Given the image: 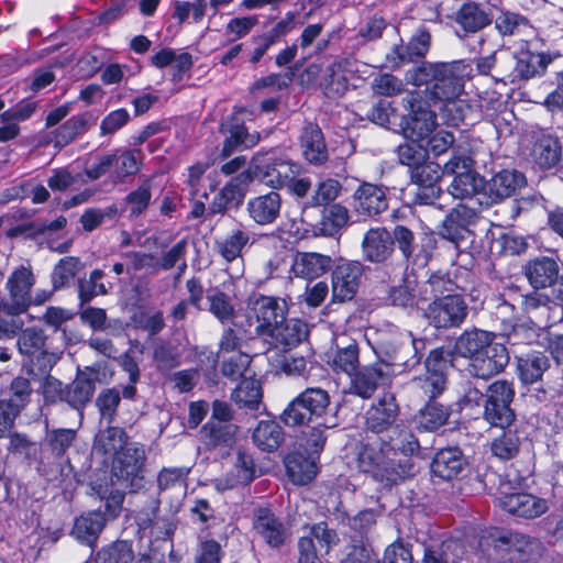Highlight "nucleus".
I'll return each instance as SVG.
<instances>
[{"label":"nucleus","instance_id":"nucleus-48","mask_svg":"<svg viewBox=\"0 0 563 563\" xmlns=\"http://www.w3.org/2000/svg\"><path fill=\"white\" fill-rule=\"evenodd\" d=\"M431 36L428 31L419 30L406 46L396 48L400 63H411L423 58L429 51Z\"/></svg>","mask_w":563,"mask_h":563},{"label":"nucleus","instance_id":"nucleus-51","mask_svg":"<svg viewBox=\"0 0 563 563\" xmlns=\"http://www.w3.org/2000/svg\"><path fill=\"white\" fill-rule=\"evenodd\" d=\"M352 65L349 60H335L324 71L322 87L328 96L341 95L346 89L347 77L343 67Z\"/></svg>","mask_w":563,"mask_h":563},{"label":"nucleus","instance_id":"nucleus-46","mask_svg":"<svg viewBox=\"0 0 563 563\" xmlns=\"http://www.w3.org/2000/svg\"><path fill=\"white\" fill-rule=\"evenodd\" d=\"M308 334L307 324L299 319H289L282 321L278 324V329L274 331V334L271 335V339L276 342L292 346L300 343L303 339H306Z\"/></svg>","mask_w":563,"mask_h":563},{"label":"nucleus","instance_id":"nucleus-55","mask_svg":"<svg viewBox=\"0 0 563 563\" xmlns=\"http://www.w3.org/2000/svg\"><path fill=\"white\" fill-rule=\"evenodd\" d=\"M454 290V283L450 280L445 275L437 273L432 274L427 282L420 288V297L423 301L429 300L434 296L435 298L445 296Z\"/></svg>","mask_w":563,"mask_h":563},{"label":"nucleus","instance_id":"nucleus-36","mask_svg":"<svg viewBox=\"0 0 563 563\" xmlns=\"http://www.w3.org/2000/svg\"><path fill=\"white\" fill-rule=\"evenodd\" d=\"M302 154L312 164H321L328 158L321 129L309 123L305 126L300 137Z\"/></svg>","mask_w":563,"mask_h":563},{"label":"nucleus","instance_id":"nucleus-41","mask_svg":"<svg viewBox=\"0 0 563 563\" xmlns=\"http://www.w3.org/2000/svg\"><path fill=\"white\" fill-rule=\"evenodd\" d=\"M128 445L125 431L118 427H109L99 431L95 439V450L107 456H114Z\"/></svg>","mask_w":563,"mask_h":563},{"label":"nucleus","instance_id":"nucleus-10","mask_svg":"<svg viewBox=\"0 0 563 563\" xmlns=\"http://www.w3.org/2000/svg\"><path fill=\"white\" fill-rule=\"evenodd\" d=\"M35 277L30 267L16 268L7 282L8 298H3L2 309L10 312H25L31 305L30 291Z\"/></svg>","mask_w":563,"mask_h":563},{"label":"nucleus","instance_id":"nucleus-42","mask_svg":"<svg viewBox=\"0 0 563 563\" xmlns=\"http://www.w3.org/2000/svg\"><path fill=\"white\" fill-rule=\"evenodd\" d=\"M350 216L346 207L334 203L324 209L317 230L323 236H334L349 222Z\"/></svg>","mask_w":563,"mask_h":563},{"label":"nucleus","instance_id":"nucleus-31","mask_svg":"<svg viewBox=\"0 0 563 563\" xmlns=\"http://www.w3.org/2000/svg\"><path fill=\"white\" fill-rule=\"evenodd\" d=\"M106 526L100 511H90L75 519L71 536L79 542L92 547Z\"/></svg>","mask_w":563,"mask_h":563},{"label":"nucleus","instance_id":"nucleus-40","mask_svg":"<svg viewBox=\"0 0 563 563\" xmlns=\"http://www.w3.org/2000/svg\"><path fill=\"white\" fill-rule=\"evenodd\" d=\"M549 366V358L542 352H531L518 358L519 376L526 384L539 380Z\"/></svg>","mask_w":563,"mask_h":563},{"label":"nucleus","instance_id":"nucleus-30","mask_svg":"<svg viewBox=\"0 0 563 563\" xmlns=\"http://www.w3.org/2000/svg\"><path fill=\"white\" fill-rule=\"evenodd\" d=\"M437 126L434 111L419 104L415 109L411 104V113L404 128L405 135L412 141L423 142Z\"/></svg>","mask_w":563,"mask_h":563},{"label":"nucleus","instance_id":"nucleus-63","mask_svg":"<svg viewBox=\"0 0 563 563\" xmlns=\"http://www.w3.org/2000/svg\"><path fill=\"white\" fill-rule=\"evenodd\" d=\"M398 156L402 165L416 168L426 159L423 142L410 140V142L399 145Z\"/></svg>","mask_w":563,"mask_h":563},{"label":"nucleus","instance_id":"nucleus-33","mask_svg":"<svg viewBox=\"0 0 563 563\" xmlns=\"http://www.w3.org/2000/svg\"><path fill=\"white\" fill-rule=\"evenodd\" d=\"M254 529L272 547H278L285 541L284 525L275 515L265 508L255 514Z\"/></svg>","mask_w":563,"mask_h":563},{"label":"nucleus","instance_id":"nucleus-18","mask_svg":"<svg viewBox=\"0 0 563 563\" xmlns=\"http://www.w3.org/2000/svg\"><path fill=\"white\" fill-rule=\"evenodd\" d=\"M500 507L518 517L537 518L549 509L547 499L526 493L509 494L499 498Z\"/></svg>","mask_w":563,"mask_h":563},{"label":"nucleus","instance_id":"nucleus-26","mask_svg":"<svg viewBox=\"0 0 563 563\" xmlns=\"http://www.w3.org/2000/svg\"><path fill=\"white\" fill-rule=\"evenodd\" d=\"M324 361L333 372L352 376L360 365L358 346L355 341L336 343L334 350L325 353Z\"/></svg>","mask_w":563,"mask_h":563},{"label":"nucleus","instance_id":"nucleus-2","mask_svg":"<svg viewBox=\"0 0 563 563\" xmlns=\"http://www.w3.org/2000/svg\"><path fill=\"white\" fill-rule=\"evenodd\" d=\"M454 353L467 358L468 373L482 379L500 373L509 362L506 346L495 342L494 333L483 330L461 334L455 341Z\"/></svg>","mask_w":563,"mask_h":563},{"label":"nucleus","instance_id":"nucleus-19","mask_svg":"<svg viewBox=\"0 0 563 563\" xmlns=\"http://www.w3.org/2000/svg\"><path fill=\"white\" fill-rule=\"evenodd\" d=\"M145 452L136 444H128L113 456L112 473L124 484L132 483L142 470Z\"/></svg>","mask_w":563,"mask_h":563},{"label":"nucleus","instance_id":"nucleus-11","mask_svg":"<svg viewBox=\"0 0 563 563\" xmlns=\"http://www.w3.org/2000/svg\"><path fill=\"white\" fill-rule=\"evenodd\" d=\"M521 310L536 329H544L555 322L563 308L553 303L543 291L534 289L521 296Z\"/></svg>","mask_w":563,"mask_h":563},{"label":"nucleus","instance_id":"nucleus-38","mask_svg":"<svg viewBox=\"0 0 563 563\" xmlns=\"http://www.w3.org/2000/svg\"><path fill=\"white\" fill-rule=\"evenodd\" d=\"M548 65L544 55L532 52H521L516 57V63L512 73L509 75V80L516 79H530L534 76L542 74Z\"/></svg>","mask_w":563,"mask_h":563},{"label":"nucleus","instance_id":"nucleus-44","mask_svg":"<svg viewBox=\"0 0 563 563\" xmlns=\"http://www.w3.org/2000/svg\"><path fill=\"white\" fill-rule=\"evenodd\" d=\"M449 410L441 404L430 401L415 416L418 429L434 431L442 427L449 419Z\"/></svg>","mask_w":563,"mask_h":563},{"label":"nucleus","instance_id":"nucleus-28","mask_svg":"<svg viewBox=\"0 0 563 563\" xmlns=\"http://www.w3.org/2000/svg\"><path fill=\"white\" fill-rule=\"evenodd\" d=\"M523 273L534 289L552 286L559 276V265L551 257H538L523 267Z\"/></svg>","mask_w":563,"mask_h":563},{"label":"nucleus","instance_id":"nucleus-53","mask_svg":"<svg viewBox=\"0 0 563 563\" xmlns=\"http://www.w3.org/2000/svg\"><path fill=\"white\" fill-rule=\"evenodd\" d=\"M134 552L129 541H117L102 548L96 555V563H132Z\"/></svg>","mask_w":563,"mask_h":563},{"label":"nucleus","instance_id":"nucleus-58","mask_svg":"<svg viewBox=\"0 0 563 563\" xmlns=\"http://www.w3.org/2000/svg\"><path fill=\"white\" fill-rule=\"evenodd\" d=\"M297 398L307 406L316 419L320 418L329 406V395L321 388H307Z\"/></svg>","mask_w":563,"mask_h":563},{"label":"nucleus","instance_id":"nucleus-45","mask_svg":"<svg viewBox=\"0 0 563 563\" xmlns=\"http://www.w3.org/2000/svg\"><path fill=\"white\" fill-rule=\"evenodd\" d=\"M253 441L263 451L276 450L283 441V431L275 421L263 420L258 422L253 432Z\"/></svg>","mask_w":563,"mask_h":563},{"label":"nucleus","instance_id":"nucleus-61","mask_svg":"<svg viewBox=\"0 0 563 563\" xmlns=\"http://www.w3.org/2000/svg\"><path fill=\"white\" fill-rule=\"evenodd\" d=\"M190 472L188 467H168L163 468L158 474V487L161 490H167L172 488H180L185 492L186 479Z\"/></svg>","mask_w":563,"mask_h":563},{"label":"nucleus","instance_id":"nucleus-50","mask_svg":"<svg viewBox=\"0 0 563 563\" xmlns=\"http://www.w3.org/2000/svg\"><path fill=\"white\" fill-rule=\"evenodd\" d=\"M443 173L446 172L442 169L439 164L433 162H422L420 165L412 169L411 179L421 188L430 190L432 196H435L439 192V189L435 187V185L441 179Z\"/></svg>","mask_w":563,"mask_h":563},{"label":"nucleus","instance_id":"nucleus-25","mask_svg":"<svg viewBox=\"0 0 563 563\" xmlns=\"http://www.w3.org/2000/svg\"><path fill=\"white\" fill-rule=\"evenodd\" d=\"M332 266V258L316 252L297 253L291 271L296 277L314 279L324 275Z\"/></svg>","mask_w":563,"mask_h":563},{"label":"nucleus","instance_id":"nucleus-20","mask_svg":"<svg viewBox=\"0 0 563 563\" xmlns=\"http://www.w3.org/2000/svg\"><path fill=\"white\" fill-rule=\"evenodd\" d=\"M354 210L362 216H376L388 207L386 191L384 188L363 183L353 194Z\"/></svg>","mask_w":563,"mask_h":563},{"label":"nucleus","instance_id":"nucleus-59","mask_svg":"<svg viewBox=\"0 0 563 563\" xmlns=\"http://www.w3.org/2000/svg\"><path fill=\"white\" fill-rule=\"evenodd\" d=\"M310 410L297 397L286 407L282 413V420L286 426L297 427L310 423L314 420Z\"/></svg>","mask_w":563,"mask_h":563},{"label":"nucleus","instance_id":"nucleus-16","mask_svg":"<svg viewBox=\"0 0 563 563\" xmlns=\"http://www.w3.org/2000/svg\"><path fill=\"white\" fill-rule=\"evenodd\" d=\"M254 180L253 169H246L232 178L213 198L210 209L221 213L229 207H239L245 197L247 186Z\"/></svg>","mask_w":563,"mask_h":563},{"label":"nucleus","instance_id":"nucleus-56","mask_svg":"<svg viewBox=\"0 0 563 563\" xmlns=\"http://www.w3.org/2000/svg\"><path fill=\"white\" fill-rule=\"evenodd\" d=\"M393 305L400 307L418 306L421 297L420 290L417 292V283L415 279L407 278L402 285L395 287L390 292Z\"/></svg>","mask_w":563,"mask_h":563},{"label":"nucleus","instance_id":"nucleus-1","mask_svg":"<svg viewBox=\"0 0 563 563\" xmlns=\"http://www.w3.org/2000/svg\"><path fill=\"white\" fill-rule=\"evenodd\" d=\"M419 450V442L408 430L394 431L388 443L366 444L358 453L360 471L386 485L395 484L416 472L412 455Z\"/></svg>","mask_w":563,"mask_h":563},{"label":"nucleus","instance_id":"nucleus-32","mask_svg":"<svg viewBox=\"0 0 563 563\" xmlns=\"http://www.w3.org/2000/svg\"><path fill=\"white\" fill-rule=\"evenodd\" d=\"M526 185V177L517 170L505 169L497 173L488 183L487 190L494 201L508 198Z\"/></svg>","mask_w":563,"mask_h":563},{"label":"nucleus","instance_id":"nucleus-8","mask_svg":"<svg viewBox=\"0 0 563 563\" xmlns=\"http://www.w3.org/2000/svg\"><path fill=\"white\" fill-rule=\"evenodd\" d=\"M424 314L435 328L459 327L467 316V305L459 295L448 294L435 298Z\"/></svg>","mask_w":563,"mask_h":563},{"label":"nucleus","instance_id":"nucleus-57","mask_svg":"<svg viewBox=\"0 0 563 563\" xmlns=\"http://www.w3.org/2000/svg\"><path fill=\"white\" fill-rule=\"evenodd\" d=\"M113 161V173L117 177H125L134 175L140 169L141 153L137 151H123L112 154Z\"/></svg>","mask_w":563,"mask_h":563},{"label":"nucleus","instance_id":"nucleus-34","mask_svg":"<svg viewBox=\"0 0 563 563\" xmlns=\"http://www.w3.org/2000/svg\"><path fill=\"white\" fill-rule=\"evenodd\" d=\"M285 465L289 478L297 485L308 484L318 473L316 459L312 455L306 456L299 452L289 454L286 457Z\"/></svg>","mask_w":563,"mask_h":563},{"label":"nucleus","instance_id":"nucleus-39","mask_svg":"<svg viewBox=\"0 0 563 563\" xmlns=\"http://www.w3.org/2000/svg\"><path fill=\"white\" fill-rule=\"evenodd\" d=\"M532 155L538 165L543 168H551L561 159V145L556 137L542 134L534 143Z\"/></svg>","mask_w":563,"mask_h":563},{"label":"nucleus","instance_id":"nucleus-27","mask_svg":"<svg viewBox=\"0 0 563 563\" xmlns=\"http://www.w3.org/2000/svg\"><path fill=\"white\" fill-rule=\"evenodd\" d=\"M476 220V210L471 205H459L445 217L441 234L443 238L457 242L463 239L466 228Z\"/></svg>","mask_w":563,"mask_h":563},{"label":"nucleus","instance_id":"nucleus-17","mask_svg":"<svg viewBox=\"0 0 563 563\" xmlns=\"http://www.w3.org/2000/svg\"><path fill=\"white\" fill-rule=\"evenodd\" d=\"M313 540H317L320 550L324 549L325 552L338 542V536L333 530H330L325 523H317L310 529L309 537L300 538L298 542L299 549V563H321L314 547Z\"/></svg>","mask_w":563,"mask_h":563},{"label":"nucleus","instance_id":"nucleus-49","mask_svg":"<svg viewBox=\"0 0 563 563\" xmlns=\"http://www.w3.org/2000/svg\"><path fill=\"white\" fill-rule=\"evenodd\" d=\"M260 382L253 378H244L232 393V400L240 408L255 409L262 399Z\"/></svg>","mask_w":563,"mask_h":563},{"label":"nucleus","instance_id":"nucleus-54","mask_svg":"<svg viewBox=\"0 0 563 563\" xmlns=\"http://www.w3.org/2000/svg\"><path fill=\"white\" fill-rule=\"evenodd\" d=\"M188 251V241L181 239L174 244L169 250L164 252L158 258L161 269L168 271L177 267L179 274H183L187 268L186 254Z\"/></svg>","mask_w":563,"mask_h":563},{"label":"nucleus","instance_id":"nucleus-6","mask_svg":"<svg viewBox=\"0 0 563 563\" xmlns=\"http://www.w3.org/2000/svg\"><path fill=\"white\" fill-rule=\"evenodd\" d=\"M514 396V388L507 380H496L488 387L484 418L490 426L505 429L512 423L515 413L510 404Z\"/></svg>","mask_w":563,"mask_h":563},{"label":"nucleus","instance_id":"nucleus-62","mask_svg":"<svg viewBox=\"0 0 563 563\" xmlns=\"http://www.w3.org/2000/svg\"><path fill=\"white\" fill-rule=\"evenodd\" d=\"M518 449L519 440L512 432H504L499 438L494 439L490 444L492 453L500 460L512 459Z\"/></svg>","mask_w":563,"mask_h":563},{"label":"nucleus","instance_id":"nucleus-3","mask_svg":"<svg viewBox=\"0 0 563 563\" xmlns=\"http://www.w3.org/2000/svg\"><path fill=\"white\" fill-rule=\"evenodd\" d=\"M471 68L462 60L453 63H423L406 73V80L413 86L427 85V90L434 106L460 97L464 79Z\"/></svg>","mask_w":563,"mask_h":563},{"label":"nucleus","instance_id":"nucleus-14","mask_svg":"<svg viewBox=\"0 0 563 563\" xmlns=\"http://www.w3.org/2000/svg\"><path fill=\"white\" fill-rule=\"evenodd\" d=\"M390 374V365L384 362L364 366L350 376V393L363 399H368L376 391L379 382L388 378Z\"/></svg>","mask_w":563,"mask_h":563},{"label":"nucleus","instance_id":"nucleus-47","mask_svg":"<svg viewBox=\"0 0 563 563\" xmlns=\"http://www.w3.org/2000/svg\"><path fill=\"white\" fill-rule=\"evenodd\" d=\"M342 185L333 178L319 180L312 189L311 195L305 202L307 207H322L332 203L340 195Z\"/></svg>","mask_w":563,"mask_h":563},{"label":"nucleus","instance_id":"nucleus-21","mask_svg":"<svg viewBox=\"0 0 563 563\" xmlns=\"http://www.w3.org/2000/svg\"><path fill=\"white\" fill-rule=\"evenodd\" d=\"M255 478L254 461L250 454L239 451L232 470L222 477L214 479V487L219 492L246 485Z\"/></svg>","mask_w":563,"mask_h":563},{"label":"nucleus","instance_id":"nucleus-35","mask_svg":"<svg viewBox=\"0 0 563 563\" xmlns=\"http://www.w3.org/2000/svg\"><path fill=\"white\" fill-rule=\"evenodd\" d=\"M464 460L462 453L456 448L440 450L431 464L432 473L442 479L450 481L457 476L462 471Z\"/></svg>","mask_w":563,"mask_h":563},{"label":"nucleus","instance_id":"nucleus-13","mask_svg":"<svg viewBox=\"0 0 563 563\" xmlns=\"http://www.w3.org/2000/svg\"><path fill=\"white\" fill-rule=\"evenodd\" d=\"M362 265L358 262H345L338 265L332 273V299L336 302H345L354 298L360 278Z\"/></svg>","mask_w":563,"mask_h":563},{"label":"nucleus","instance_id":"nucleus-9","mask_svg":"<svg viewBox=\"0 0 563 563\" xmlns=\"http://www.w3.org/2000/svg\"><path fill=\"white\" fill-rule=\"evenodd\" d=\"M247 169H253L254 179L273 187H286L299 166L288 161L266 156H257Z\"/></svg>","mask_w":563,"mask_h":563},{"label":"nucleus","instance_id":"nucleus-15","mask_svg":"<svg viewBox=\"0 0 563 563\" xmlns=\"http://www.w3.org/2000/svg\"><path fill=\"white\" fill-rule=\"evenodd\" d=\"M495 541V547L506 551L514 563H525L538 555L541 550L537 539L517 532L500 533Z\"/></svg>","mask_w":563,"mask_h":563},{"label":"nucleus","instance_id":"nucleus-22","mask_svg":"<svg viewBox=\"0 0 563 563\" xmlns=\"http://www.w3.org/2000/svg\"><path fill=\"white\" fill-rule=\"evenodd\" d=\"M394 251L391 234L383 229L375 228L366 232L362 241L363 257L372 263L386 261Z\"/></svg>","mask_w":563,"mask_h":563},{"label":"nucleus","instance_id":"nucleus-37","mask_svg":"<svg viewBox=\"0 0 563 563\" xmlns=\"http://www.w3.org/2000/svg\"><path fill=\"white\" fill-rule=\"evenodd\" d=\"M250 240L249 231L233 229L223 238L217 240L216 249L227 262H232L242 257L244 249L250 244Z\"/></svg>","mask_w":563,"mask_h":563},{"label":"nucleus","instance_id":"nucleus-4","mask_svg":"<svg viewBox=\"0 0 563 563\" xmlns=\"http://www.w3.org/2000/svg\"><path fill=\"white\" fill-rule=\"evenodd\" d=\"M287 312L285 300L253 295L247 300L246 322L249 331L260 336L271 338Z\"/></svg>","mask_w":563,"mask_h":563},{"label":"nucleus","instance_id":"nucleus-43","mask_svg":"<svg viewBox=\"0 0 563 563\" xmlns=\"http://www.w3.org/2000/svg\"><path fill=\"white\" fill-rule=\"evenodd\" d=\"M489 15L475 3H466L455 14V22L465 33H475L490 23Z\"/></svg>","mask_w":563,"mask_h":563},{"label":"nucleus","instance_id":"nucleus-23","mask_svg":"<svg viewBox=\"0 0 563 563\" xmlns=\"http://www.w3.org/2000/svg\"><path fill=\"white\" fill-rule=\"evenodd\" d=\"M280 209L282 197L276 191L257 196L247 202L250 218L261 225L273 223L279 217Z\"/></svg>","mask_w":563,"mask_h":563},{"label":"nucleus","instance_id":"nucleus-12","mask_svg":"<svg viewBox=\"0 0 563 563\" xmlns=\"http://www.w3.org/2000/svg\"><path fill=\"white\" fill-rule=\"evenodd\" d=\"M450 353L443 349H437L430 352L426 360L427 374L424 378L415 380L423 394L429 398H434L442 393L445 387V369Z\"/></svg>","mask_w":563,"mask_h":563},{"label":"nucleus","instance_id":"nucleus-60","mask_svg":"<svg viewBox=\"0 0 563 563\" xmlns=\"http://www.w3.org/2000/svg\"><path fill=\"white\" fill-rule=\"evenodd\" d=\"M85 128L86 119L84 117H71L54 132L55 144L57 146L69 144L85 131Z\"/></svg>","mask_w":563,"mask_h":563},{"label":"nucleus","instance_id":"nucleus-24","mask_svg":"<svg viewBox=\"0 0 563 563\" xmlns=\"http://www.w3.org/2000/svg\"><path fill=\"white\" fill-rule=\"evenodd\" d=\"M398 405L391 394L383 395L366 412V424L374 432L388 429L396 420Z\"/></svg>","mask_w":563,"mask_h":563},{"label":"nucleus","instance_id":"nucleus-64","mask_svg":"<svg viewBox=\"0 0 563 563\" xmlns=\"http://www.w3.org/2000/svg\"><path fill=\"white\" fill-rule=\"evenodd\" d=\"M151 198L152 194L148 183H144L137 189L131 191L125 198L131 216H140L147 208Z\"/></svg>","mask_w":563,"mask_h":563},{"label":"nucleus","instance_id":"nucleus-52","mask_svg":"<svg viewBox=\"0 0 563 563\" xmlns=\"http://www.w3.org/2000/svg\"><path fill=\"white\" fill-rule=\"evenodd\" d=\"M236 432V427L232 423H220L209 421L201 429L203 441L208 445L229 444L233 441Z\"/></svg>","mask_w":563,"mask_h":563},{"label":"nucleus","instance_id":"nucleus-29","mask_svg":"<svg viewBox=\"0 0 563 563\" xmlns=\"http://www.w3.org/2000/svg\"><path fill=\"white\" fill-rule=\"evenodd\" d=\"M96 373L86 368L79 371L73 383L65 390V400L74 408H84L95 394Z\"/></svg>","mask_w":563,"mask_h":563},{"label":"nucleus","instance_id":"nucleus-7","mask_svg":"<svg viewBox=\"0 0 563 563\" xmlns=\"http://www.w3.org/2000/svg\"><path fill=\"white\" fill-rule=\"evenodd\" d=\"M472 159L468 156H453L444 166L448 174L455 175L450 184L449 194L457 199H470L479 195L483 188V178L472 169Z\"/></svg>","mask_w":563,"mask_h":563},{"label":"nucleus","instance_id":"nucleus-5","mask_svg":"<svg viewBox=\"0 0 563 563\" xmlns=\"http://www.w3.org/2000/svg\"><path fill=\"white\" fill-rule=\"evenodd\" d=\"M46 339L44 331L36 327L22 330L18 336V351L31 374H47L60 358V353L46 347Z\"/></svg>","mask_w":563,"mask_h":563}]
</instances>
